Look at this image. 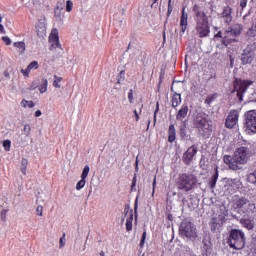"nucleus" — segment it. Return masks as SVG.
<instances>
[{
	"label": "nucleus",
	"mask_w": 256,
	"mask_h": 256,
	"mask_svg": "<svg viewBox=\"0 0 256 256\" xmlns=\"http://www.w3.org/2000/svg\"><path fill=\"white\" fill-rule=\"evenodd\" d=\"M194 13V19L196 22V33L198 37L203 39V37H209V33H211V29L209 27V18L207 17V13L203 7L199 4H195L192 8Z\"/></svg>",
	"instance_id": "1"
},
{
	"label": "nucleus",
	"mask_w": 256,
	"mask_h": 256,
	"mask_svg": "<svg viewBox=\"0 0 256 256\" xmlns=\"http://www.w3.org/2000/svg\"><path fill=\"white\" fill-rule=\"evenodd\" d=\"M250 157L249 148L240 147L236 149L233 156H224L223 161L226 165H228L229 169L238 171V169H241V165H245L247 161H249Z\"/></svg>",
	"instance_id": "2"
},
{
	"label": "nucleus",
	"mask_w": 256,
	"mask_h": 256,
	"mask_svg": "<svg viewBox=\"0 0 256 256\" xmlns=\"http://www.w3.org/2000/svg\"><path fill=\"white\" fill-rule=\"evenodd\" d=\"M233 207L240 215H251L255 213V203L245 196L235 195L232 200Z\"/></svg>",
	"instance_id": "3"
},
{
	"label": "nucleus",
	"mask_w": 256,
	"mask_h": 256,
	"mask_svg": "<svg viewBox=\"0 0 256 256\" xmlns=\"http://www.w3.org/2000/svg\"><path fill=\"white\" fill-rule=\"evenodd\" d=\"M197 185V176L188 173L179 174L176 180V187L179 191L189 193Z\"/></svg>",
	"instance_id": "4"
},
{
	"label": "nucleus",
	"mask_w": 256,
	"mask_h": 256,
	"mask_svg": "<svg viewBox=\"0 0 256 256\" xmlns=\"http://www.w3.org/2000/svg\"><path fill=\"white\" fill-rule=\"evenodd\" d=\"M242 31L243 26L241 24H234L233 26L226 29L223 33L222 45L227 47L228 45H231V43H237L236 37H239Z\"/></svg>",
	"instance_id": "5"
},
{
	"label": "nucleus",
	"mask_w": 256,
	"mask_h": 256,
	"mask_svg": "<svg viewBox=\"0 0 256 256\" xmlns=\"http://www.w3.org/2000/svg\"><path fill=\"white\" fill-rule=\"evenodd\" d=\"M228 245L231 249H243V247H245V233L239 229L231 230Z\"/></svg>",
	"instance_id": "6"
},
{
	"label": "nucleus",
	"mask_w": 256,
	"mask_h": 256,
	"mask_svg": "<svg viewBox=\"0 0 256 256\" xmlns=\"http://www.w3.org/2000/svg\"><path fill=\"white\" fill-rule=\"evenodd\" d=\"M193 125L203 137H207V135L211 134V124H209V119H207L205 114H197L194 117Z\"/></svg>",
	"instance_id": "7"
},
{
	"label": "nucleus",
	"mask_w": 256,
	"mask_h": 256,
	"mask_svg": "<svg viewBox=\"0 0 256 256\" xmlns=\"http://www.w3.org/2000/svg\"><path fill=\"white\" fill-rule=\"evenodd\" d=\"M179 234L181 237H186V239L193 241L197 239V228L191 221L184 220L180 224Z\"/></svg>",
	"instance_id": "8"
},
{
	"label": "nucleus",
	"mask_w": 256,
	"mask_h": 256,
	"mask_svg": "<svg viewBox=\"0 0 256 256\" xmlns=\"http://www.w3.org/2000/svg\"><path fill=\"white\" fill-rule=\"evenodd\" d=\"M244 125L248 135L256 133V110H249L244 114Z\"/></svg>",
	"instance_id": "9"
},
{
	"label": "nucleus",
	"mask_w": 256,
	"mask_h": 256,
	"mask_svg": "<svg viewBox=\"0 0 256 256\" xmlns=\"http://www.w3.org/2000/svg\"><path fill=\"white\" fill-rule=\"evenodd\" d=\"M253 85L251 80L236 79L234 81V91L237 93L239 101H243V95L247 93V89Z\"/></svg>",
	"instance_id": "10"
},
{
	"label": "nucleus",
	"mask_w": 256,
	"mask_h": 256,
	"mask_svg": "<svg viewBox=\"0 0 256 256\" xmlns=\"http://www.w3.org/2000/svg\"><path fill=\"white\" fill-rule=\"evenodd\" d=\"M239 121V112L237 110H232L226 118L225 125L227 129H233Z\"/></svg>",
	"instance_id": "11"
},
{
	"label": "nucleus",
	"mask_w": 256,
	"mask_h": 256,
	"mask_svg": "<svg viewBox=\"0 0 256 256\" xmlns=\"http://www.w3.org/2000/svg\"><path fill=\"white\" fill-rule=\"evenodd\" d=\"M197 146L192 145L187 149V151L183 154V161L185 165H191L193 163V159L195 155H197Z\"/></svg>",
	"instance_id": "12"
},
{
	"label": "nucleus",
	"mask_w": 256,
	"mask_h": 256,
	"mask_svg": "<svg viewBox=\"0 0 256 256\" xmlns=\"http://www.w3.org/2000/svg\"><path fill=\"white\" fill-rule=\"evenodd\" d=\"M187 113H189V107L188 106H182L181 109L178 111L177 115H176V119L177 121H182V125L184 128H181L180 131L183 135H185V128L186 126V122L183 121V119H185V117H187Z\"/></svg>",
	"instance_id": "13"
},
{
	"label": "nucleus",
	"mask_w": 256,
	"mask_h": 256,
	"mask_svg": "<svg viewBox=\"0 0 256 256\" xmlns=\"http://www.w3.org/2000/svg\"><path fill=\"white\" fill-rule=\"evenodd\" d=\"M189 14L185 12V7L182 8V14L180 18V28H181V35L187 31Z\"/></svg>",
	"instance_id": "14"
},
{
	"label": "nucleus",
	"mask_w": 256,
	"mask_h": 256,
	"mask_svg": "<svg viewBox=\"0 0 256 256\" xmlns=\"http://www.w3.org/2000/svg\"><path fill=\"white\" fill-rule=\"evenodd\" d=\"M253 59H255V54L250 51H244L241 55L242 65H251L253 63Z\"/></svg>",
	"instance_id": "15"
},
{
	"label": "nucleus",
	"mask_w": 256,
	"mask_h": 256,
	"mask_svg": "<svg viewBox=\"0 0 256 256\" xmlns=\"http://www.w3.org/2000/svg\"><path fill=\"white\" fill-rule=\"evenodd\" d=\"M126 219V230L132 231L133 230V210H129V208L124 209Z\"/></svg>",
	"instance_id": "16"
},
{
	"label": "nucleus",
	"mask_w": 256,
	"mask_h": 256,
	"mask_svg": "<svg viewBox=\"0 0 256 256\" xmlns=\"http://www.w3.org/2000/svg\"><path fill=\"white\" fill-rule=\"evenodd\" d=\"M231 13H232L231 7L225 6L223 8L222 19H224L225 23H231V21H233V16H231Z\"/></svg>",
	"instance_id": "17"
},
{
	"label": "nucleus",
	"mask_w": 256,
	"mask_h": 256,
	"mask_svg": "<svg viewBox=\"0 0 256 256\" xmlns=\"http://www.w3.org/2000/svg\"><path fill=\"white\" fill-rule=\"evenodd\" d=\"M63 9H65V4L63 2H57L54 8V15L58 21H61V15H63Z\"/></svg>",
	"instance_id": "18"
},
{
	"label": "nucleus",
	"mask_w": 256,
	"mask_h": 256,
	"mask_svg": "<svg viewBox=\"0 0 256 256\" xmlns=\"http://www.w3.org/2000/svg\"><path fill=\"white\" fill-rule=\"evenodd\" d=\"M36 33L38 37H45L47 33V28L45 27V24L40 23L36 26Z\"/></svg>",
	"instance_id": "19"
},
{
	"label": "nucleus",
	"mask_w": 256,
	"mask_h": 256,
	"mask_svg": "<svg viewBox=\"0 0 256 256\" xmlns=\"http://www.w3.org/2000/svg\"><path fill=\"white\" fill-rule=\"evenodd\" d=\"M49 41L53 49H57V47H60L59 36L57 34H51Z\"/></svg>",
	"instance_id": "20"
},
{
	"label": "nucleus",
	"mask_w": 256,
	"mask_h": 256,
	"mask_svg": "<svg viewBox=\"0 0 256 256\" xmlns=\"http://www.w3.org/2000/svg\"><path fill=\"white\" fill-rule=\"evenodd\" d=\"M171 103L172 107H179V105H181V94H177V92H175L171 99Z\"/></svg>",
	"instance_id": "21"
},
{
	"label": "nucleus",
	"mask_w": 256,
	"mask_h": 256,
	"mask_svg": "<svg viewBox=\"0 0 256 256\" xmlns=\"http://www.w3.org/2000/svg\"><path fill=\"white\" fill-rule=\"evenodd\" d=\"M168 133V141L169 143H173V141L176 139L175 125H170Z\"/></svg>",
	"instance_id": "22"
},
{
	"label": "nucleus",
	"mask_w": 256,
	"mask_h": 256,
	"mask_svg": "<svg viewBox=\"0 0 256 256\" xmlns=\"http://www.w3.org/2000/svg\"><path fill=\"white\" fill-rule=\"evenodd\" d=\"M14 47H16L18 53H20L21 55H23V53H25V42L20 41V42H14Z\"/></svg>",
	"instance_id": "23"
},
{
	"label": "nucleus",
	"mask_w": 256,
	"mask_h": 256,
	"mask_svg": "<svg viewBox=\"0 0 256 256\" xmlns=\"http://www.w3.org/2000/svg\"><path fill=\"white\" fill-rule=\"evenodd\" d=\"M219 179V171L216 170L215 174L211 177L209 182L210 189H215V185H217V180Z\"/></svg>",
	"instance_id": "24"
},
{
	"label": "nucleus",
	"mask_w": 256,
	"mask_h": 256,
	"mask_svg": "<svg viewBox=\"0 0 256 256\" xmlns=\"http://www.w3.org/2000/svg\"><path fill=\"white\" fill-rule=\"evenodd\" d=\"M48 85H49V81H47L46 78L42 79L40 85L38 86L40 93H47Z\"/></svg>",
	"instance_id": "25"
},
{
	"label": "nucleus",
	"mask_w": 256,
	"mask_h": 256,
	"mask_svg": "<svg viewBox=\"0 0 256 256\" xmlns=\"http://www.w3.org/2000/svg\"><path fill=\"white\" fill-rule=\"evenodd\" d=\"M21 107H23L24 109H33V107H35V103L33 101H29V100H25L23 99L20 103Z\"/></svg>",
	"instance_id": "26"
},
{
	"label": "nucleus",
	"mask_w": 256,
	"mask_h": 256,
	"mask_svg": "<svg viewBox=\"0 0 256 256\" xmlns=\"http://www.w3.org/2000/svg\"><path fill=\"white\" fill-rule=\"evenodd\" d=\"M19 145H27L29 143V135L27 134H20L18 137Z\"/></svg>",
	"instance_id": "27"
},
{
	"label": "nucleus",
	"mask_w": 256,
	"mask_h": 256,
	"mask_svg": "<svg viewBox=\"0 0 256 256\" xmlns=\"http://www.w3.org/2000/svg\"><path fill=\"white\" fill-rule=\"evenodd\" d=\"M27 165H29V160L27 158H22L21 160V172L23 175H27Z\"/></svg>",
	"instance_id": "28"
},
{
	"label": "nucleus",
	"mask_w": 256,
	"mask_h": 256,
	"mask_svg": "<svg viewBox=\"0 0 256 256\" xmlns=\"http://www.w3.org/2000/svg\"><path fill=\"white\" fill-rule=\"evenodd\" d=\"M241 225H243V227H245L246 229H253V223L251 222V220L249 219H241L240 220Z\"/></svg>",
	"instance_id": "29"
},
{
	"label": "nucleus",
	"mask_w": 256,
	"mask_h": 256,
	"mask_svg": "<svg viewBox=\"0 0 256 256\" xmlns=\"http://www.w3.org/2000/svg\"><path fill=\"white\" fill-rule=\"evenodd\" d=\"M55 80L53 81V87H55L56 89H61V83L63 81L62 77H59L57 75L54 76Z\"/></svg>",
	"instance_id": "30"
},
{
	"label": "nucleus",
	"mask_w": 256,
	"mask_h": 256,
	"mask_svg": "<svg viewBox=\"0 0 256 256\" xmlns=\"http://www.w3.org/2000/svg\"><path fill=\"white\" fill-rule=\"evenodd\" d=\"M211 231H217V227H219V223L217 222V218L213 217L210 222Z\"/></svg>",
	"instance_id": "31"
},
{
	"label": "nucleus",
	"mask_w": 256,
	"mask_h": 256,
	"mask_svg": "<svg viewBox=\"0 0 256 256\" xmlns=\"http://www.w3.org/2000/svg\"><path fill=\"white\" fill-rule=\"evenodd\" d=\"M125 81V70L120 71V73L117 76V84L121 85Z\"/></svg>",
	"instance_id": "32"
},
{
	"label": "nucleus",
	"mask_w": 256,
	"mask_h": 256,
	"mask_svg": "<svg viewBox=\"0 0 256 256\" xmlns=\"http://www.w3.org/2000/svg\"><path fill=\"white\" fill-rule=\"evenodd\" d=\"M89 171H91V168H89V165H86L82 171L81 179H87V176L89 175Z\"/></svg>",
	"instance_id": "33"
},
{
	"label": "nucleus",
	"mask_w": 256,
	"mask_h": 256,
	"mask_svg": "<svg viewBox=\"0 0 256 256\" xmlns=\"http://www.w3.org/2000/svg\"><path fill=\"white\" fill-rule=\"evenodd\" d=\"M22 135H28L30 137L31 135V125L25 124L24 128L22 130Z\"/></svg>",
	"instance_id": "34"
},
{
	"label": "nucleus",
	"mask_w": 256,
	"mask_h": 256,
	"mask_svg": "<svg viewBox=\"0 0 256 256\" xmlns=\"http://www.w3.org/2000/svg\"><path fill=\"white\" fill-rule=\"evenodd\" d=\"M28 71H31L32 69H39V62L37 61H32L28 66Z\"/></svg>",
	"instance_id": "35"
},
{
	"label": "nucleus",
	"mask_w": 256,
	"mask_h": 256,
	"mask_svg": "<svg viewBox=\"0 0 256 256\" xmlns=\"http://www.w3.org/2000/svg\"><path fill=\"white\" fill-rule=\"evenodd\" d=\"M85 183H87V181L85 179L81 178V180L76 184L77 191H81V189H83V187H85Z\"/></svg>",
	"instance_id": "36"
},
{
	"label": "nucleus",
	"mask_w": 256,
	"mask_h": 256,
	"mask_svg": "<svg viewBox=\"0 0 256 256\" xmlns=\"http://www.w3.org/2000/svg\"><path fill=\"white\" fill-rule=\"evenodd\" d=\"M66 11L67 13H71V11H73V1L71 0L66 1Z\"/></svg>",
	"instance_id": "37"
},
{
	"label": "nucleus",
	"mask_w": 256,
	"mask_h": 256,
	"mask_svg": "<svg viewBox=\"0 0 256 256\" xmlns=\"http://www.w3.org/2000/svg\"><path fill=\"white\" fill-rule=\"evenodd\" d=\"M3 147L5 151H10L11 150V141L10 140H5L3 142Z\"/></svg>",
	"instance_id": "38"
},
{
	"label": "nucleus",
	"mask_w": 256,
	"mask_h": 256,
	"mask_svg": "<svg viewBox=\"0 0 256 256\" xmlns=\"http://www.w3.org/2000/svg\"><path fill=\"white\" fill-rule=\"evenodd\" d=\"M145 239H147V231L144 230L143 234H142V238L140 241V247H143V245H145Z\"/></svg>",
	"instance_id": "39"
},
{
	"label": "nucleus",
	"mask_w": 256,
	"mask_h": 256,
	"mask_svg": "<svg viewBox=\"0 0 256 256\" xmlns=\"http://www.w3.org/2000/svg\"><path fill=\"white\" fill-rule=\"evenodd\" d=\"M1 221H7V210H2L0 213Z\"/></svg>",
	"instance_id": "40"
},
{
	"label": "nucleus",
	"mask_w": 256,
	"mask_h": 256,
	"mask_svg": "<svg viewBox=\"0 0 256 256\" xmlns=\"http://www.w3.org/2000/svg\"><path fill=\"white\" fill-rule=\"evenodd\" d=\"M37 87H39V80H35L32 82V85L30 86V89L32 91H35V89H37Z\"/></svg>",
	"instance_id": "41"
},
{
	"label": "nucleus",
	"mask_w": 256,
	"mask_h": 256,
	"mask_svg": "<svg viewBox=\"0 0 256 256\" xmlns=\"http://www.w3.org/2000/svg\"><path fill=\"white\" fill-rule=\"evenodd\" d=\"M36 213L38 217H43V206H38L36 208Z\"/></svg>",
	"instance_id": "42"
},
{
	"label": "nucleus",
	"mask_w": 256,
	"mask_h": 256,
	"mask_svg": "<svg viewBox=\"0 0 256 256\" xmlns=\"http://www.w3.org/2000/svg\"><path fill=\"white\" fill-rule=\"evenodd\" d=\"M59 247L60 249H63V247H65V234H63V237H61L59 240Z\"/></svg>",
	"instance_id": "43"
},
{
	"label": "nucleus",
	"mask_w": 256,
	"mask_h": 256,
	"mask_svg": "<svg viewBox=\"0 0 256 256\" xmlns=\"http://www.w3.org/2000/svg\"><path fill=\"white\" fill-rule=\"evenodd\" d=\"M20 71H21V73L24 75V77H29V73H31V71L29 70V68L21 69Z\"/></svg>",
	"instance_id": "44"
},
{
	"label": "nucleus",
	"mask_w": 256,
	"mask_h": 256,
	"mask_svg": "<svg viewBox=\"0 0 256 256\" xmlns=\"http://www.w3.org/2000/svg\"><path fill=\"white\" fill-rule=\"evenodd\" d=\"M139 207V199L136 198L135 200V204H134V213H135V217H137V209Z\"/></svg>",
	"instance_id": "45"
},
{
	"label": "nucleus",
	"mask_w": 256,
	"mask_h": 256,
	"mask_svg": "<svg viewBox=\"0 0 256 256\" xmlns=\"http://www.w3.org/2000/svg\"><path fill=\"white\" fill-rule=\"evenodd\" d=\"M3 21V16L0 14V23ZM0 33H5V28L3 27V24H0Z\"/></svg>",
	"instance_id": "46"
},
{
	"label": "nucleus",
	"mask_w": 256,
	"mask_h": 256,
	"mask_svg": "<svg viewBox=\"0 0 256 256\" xmlns=\"http://www.w3.org/2000/svg\"><path fill=\"white\" fill-rule=\"evenodd\" d=\"M2 41H4V43L6 45H9L11 43V38L7 37V36H3L2 37Z\"/></svg>",
	"instance_id": "47"
},
{
	"label": "nucleus",
	"mask_w": 256,
	"mask_h": 256,
	"mask_svg": "<svg viewBox=\"0 0 256 256\" xmlns=\"http://www.w3.org/2000/svg\"><path fill=\"white\" fill-rule=\"evenodd\" d=\"M213 99H215V97L213 96H208L205 100V103H207V105H211V103L213 102Z\"/></svg>",
	"instance_id": "48"
},
{
	"label": "nucleus",
	"mask_w": 256,
	"mask_h": 256,
	"mask_svg": "<svg viewBox=\"0 0 256 256\" xmlns=\"http://www.w3.org/2000/svg\"><path fill=\"white\" fill-rule=\"evenodd\" d=\"M128 101L129 103H133V90H130L128 93Z\"/></svg>",
	"instance_id": "49"
},
{
	"label": "nucleus",
	"mask_w": 256,
	"mask_h": 256,
	"mask_svg": "<svg viewBox=\"0 0 256 256\" xmlns=\"http://www.w3.org/2000/svg\"><path fill=\"white\" fill-rule=\"evenodd\" d=\"M240 7H241L242 9H245V7H247V0H241V1H240Z\"/></svg>",
	"instance_id": "50"
},
{
	"label": "nucleus",
	"mask_w": 256,
	"mask_h": 256,
	"mask_svg": "<svg viewBox=\"0 0 256 256\" xmlns=\"http://www.w3.org/2000/svg\"><path fill=\"white\" fill-rule=\"evenodd\" d=\"M135 165V170L139 171V156L136 157Z\"/></svg>",
	"instance_id": "51"
},
{
	"label": "nucleus",
	"mask_w": 256,
	"mask_h": 256,
	"mask_svg": "<svg viewBox=\"0 0 256 256\" xmlns=\"http://www.w3.org/2000/svg\"><path fill=\"white\" fill-rule=\"evenodd\" d=\"M171 13H173V6L168 5V12H167L168 17L169 15H171Z\"/></svg>",
	"instance_id": "52"
},
{
	"label": "nucleus",
	"mask_w": 256,
	"mask_h": 256,
	"mask_svg": "<svg viewBox=\"0 0 256 256\" xmlns=\"http://www.w3.org/2000/svg\"><path fill=\"white\" fill-rule=\"evenodd\" d=\"M215 37H216V38L219 37V38L222 39V41H223V33L218 32V33L215 35Z\"/></svg>",
	"instance_id": "53"
},
{
	"label": "nucleus",
	"mask_w": 256,
	"mask_h": 256,
	"mask_svg": "<svg viewBox=\"0 0 256 256\" xmlns=\"http://www.w3.org/2000/svg\"><path fill=\"white\" fill-rule=\"evenodd\" d=\"M157 185V178H154L152 186H153V191H155V186Z\"/></svg>",
	"instance_id": "54"
},
{
	"label": "nucleus",
	"mask_w": 256,
	"mask_h": 256,
	"mask_svg": "<svg viewBox=\"0 0 256 256\" xmlns=\"http://www.w3.org/2000/svg\"><path fill=\"white\" fill-rule=\"evenodd\" d=\"M42 113H41V110H37L35 112V117H41Z\"/></svg>",
	"instance_id": "55"
},
{
	"label": "nucleus",
	"mask_w": 256,
	"mask_h": 256,
	"mask_svg": "<svg viewBox=\"0 0 256 256\" xmlns=\"http://www.w3.org/2000/svg\"><path fill=\"white\" fill-rule=\"evenodd\" d=\"M134 115L136 117V121H139V113L137 112V110H134Z\"/></svg>",
	"instance_id": "56"
},
{
	"label": "nucleus",
	"mask_w": 256,
	"mask_h": 256,
	"mask_svg": "<svg viewBox=\"0 0 256 256\" xmlns=\"http://www.w3.org/2000/svg\"><path fill=\"white\" fill-rule=\"evenodd\" d=\"M135 183H137V178L134 176L132 181V188L135 187Z\"/></svg>",
	"instance_id": "57"
},
{
	"label": "nucleus",
	"mask_w": 256,
	"mask_h": 256,
	"mask_svg": "<svg viewBox=\"0 0 256 256\" xmlns=\"http://www.w3.org/2000/svg\"><path fill=\"white\" fill-rule=\"evenodd\" d=\"M157 1H158V0H152L151 7H155V5H156Z\"/></svg>",
	"instance_id": "58"
},
{
	"label": "nucleus",
	"mask_w": 256,
	"mask_h": 256,
	"mask_svg": "<svg viewBox=\"0 0 256 256\" xmlns=\"http://www.w3.org/2000/svg\"><path fill=\"white\" fill-rule=\"evenodd\" d=\"M4 76L7 77V78H9V77H10L9 72L5 71V72H4Z\"/></svg>",
	"instance_id": "59"
},
{
	"label": "nucleus",
	"mask_w": 256,
	"mask_h": 256,
	"mask_svg": "<svg viewBox=\"0 0 256 256\" xmlns=\"http://www.w3.org/2000/svg\"><path fill=\"white\" fill-rule=\"evenodd\" d=\"M142 109H143V104H140V108H139L140 113Z\"/></svg>",
	"instance_id": "60"
},
{
	"label": "nucleus",
	"mask_w": 256,
	"mask_h": 256,
	"mask_svg": "<svg viewBox=\"0 0 256 256\" xmlns=\"http://www.w3.org/2000/svg\"><path fill=\"white\" fill-rule=\"evenodd\" d=\"M151 125V120L148 121L147 129H149V126Z\"/></svg>",
	"instance_id": "61"
},
{
	"label": "nucleus",
	"mask_w": 256,
	"mask_h": 256,
	"mask_svg": "<svg viewBox=\"0 0 256 256\" xmlns=\"http://www.w3.org/2000/svg\"><path fill=\"white\" fill-rule=\"evenodd\" d=\"M157 110L154 112V119L156 120Z\"/></svg>",
	"instance_id": "62"
},
{
	"label": "nucleus",
	"mask_w": 256,
	"mask_h": 256,
	"mask_svg": "<svg viewBox=\"0 0 256 256\" xmlns=\"http://www.w3.org/2000/svg\"><path fill=\"white\" fill-rule=\"evenodd\" d=\"M100 255H101V256H105V252H101Z\"/></svg>",
	"instance_id": "63"
},
{
	"label": "nucleus",
	"mask_w": 256,
	"mask_h": 256,
	"mask_svg": "<svg viewBox=\"0 0 256 256\" xmlns=\"http://www.w3.org/2000/svg\"><path fill=\"white\" fill-rule=\"evenodd\" d=\"M168 5H171V0L168 1Z\"/></svg>",
	"instance_id": "64"
}]
</instances>
